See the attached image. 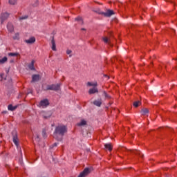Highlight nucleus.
Here are the masks:
<instances>
[{
    "mask_svg": "<svg viewBox=\"0 0 177 177\" xmlns=\"http://www.w3.org/2000/svg\"><path fill=\"white\" fill-rule=\"evenodd\" d=\"M60 84H52L47 86L46 91H59Z\"/></svg>",
    "mask_w": 177,
    "mask_h": 177,
    "instance_id": "nucleus-3",
    "label": "nucleus"
},
{
    "mask_svg": "<svg viewBox=\"0 0 177 177\" xmlns=\"http://www.w3.org/2000/svg\"><path fill=\"white\" fill-rule=\"evenodd\" d=\"M8 62V57H4L3 59H0V64H3V63H6Z\"/></svg>",
    "mask_w": 177,
    "mask_h": 177,
    "instance_id": "nucleus-22",
    "label": "nucleus"
},
{
    "mask_svg": "<svg viewBox=\"0 0 177 177\" xmlns=\"http://www.w3.org/2000/svg\"><path fill=\"white\" fill-rule=\"evenodd\" d=\"M66 53H67V55H71V50H67Z\"/></svg>",
    "mask_w": 177,
    "mask_h": 177,
    "instance_id": "nucleus-31",
    "label": "nucleus"
},
{
    "mask_svg": "<svg viewBox=\"0 0 177 177\" xmlns=\"http://www.w3.org/2000/svg\"><path fill=\"white\" fill-rule=\"evenodd\" d=\"M25 42L26 44H34V42H35V37H32L29 39L25 40Z\"/></svg>",
    "mask_w": 177,
    "mask_h": 177,
    "instance_id": "nucleus-10",
    "label": "nucleus"
},
{
    "mask_svg": "<svg viewBox=\"0 0 177 177\" xmlns=\"http://www.w3.org/2000/svg\"><path fill=\"white\" fill-rule=\"evenodd\" d=\"M114 11L111 10V16H112V21H114L115 22H118V19L115 17H114Z\"/></svg>",
    "mask_w": 177,
    "mask_h": 177,
    "instance_id": "nucleus-21",
    "label": "nucleus"
},
{
    "mask_svg": "<svg viewBox=\"0 0 177 177\" xmlns=\"http://www.w3.org/2000/svg\"><path fill=\"white\" fill-rule=\"evenodd\" d=\"M54 146H57V143H55V144H54Z\"/></svg>",
    "mask_w": 177,
    "mask_h": 177,
    "instance_id": "nucleus-34",
    "label": "nucleus"
},
{
    "mask_svg": "<svg viewBox=\"0 0 177 177\" xmlns=\"http://www.w3.org/2000/svg\"><path fill=\"white\" fill-rule=\"evenodd\" d=\"M104 95L105 97H108L107 93L104 92Z\"/></svg>",
    "mask_w": 177,
    "mask_h": 177,
    "instance_id": "nucleus-33",
    "label": "nucleus"
},
{
    "mask_svg": "<svg viewBox=\"0 0 177 177\" xmlns=\"http://www.w3.org/2000/svg\"><path fill=\"white\" fill-rule=\"evenodd\" d=\"M41 115H42L44 118H48V117H49V115H46V112H44V111L41 113Z\"/></svg>",
    "mask_w": 177,
    "mask_h": 177,
    "instance_id": "nucleus-27",
    "label": "nucleus"
},
{
    "mask_svg": "<svg viewBox=\"0 0 177 177\" xmlns=\"http://www.w3.org/2000/svg\"><path fill=\"white\" fill-rule=\"evenodd\" d=\"M8 3L10 5H16L17 3V0H8Z\"/></svg>",
    "mask_w": 177,
    "mask_h": 177,
    "instance_id": "nucleus-23",
    "label": "nucleus"
},
{
    "mask_svg": "<svg viewBox=\"0 0 177 177\" xmlns=\"http://www.w3.org/2000/svg\"><path fill=\"white\" fill-rule=\"evenodd\" d=\"M10 63H13V61H10Z\"/></svg>",
    "mask_w": 177,
    "mask_h": 177,
    "instance_id": "nucleus-35",
    "label": "nucleus"
},
{
    "mask_svg": "<svg viewBox=\"0 0 177 177\" xmlns=\"http://www.w3.org/2000/svg\"><path fill=\"white\" fill-rule=\"evenodd\" d=\"M16 109H17V106H13L12 104L8 105V109L10 110V111H14Z\"/></svg>",
    "mask_w": 177,
    "mask_h": 177,
    "instance_id": "nucleus-18",
    "label": "nucleus"
},
{
    "mask_svg": "<svg viewBox=\"0 0 177 177\" xmlns=\"http://www.w3.org/2000/svg\"><path fill=\"white\" fill-rule=\"evenodd\" d=\"M93 104H95V106L100 107V106H102V100H95L93 102Z\"/></svg>",
    "mask_w": 177,
    "mask_h": 177,
    "instance_id": "nucleus-17",
    "label": "nucleus"
},
{
    "mask_svg": "<svg viewBox=\"0 0 177 177\" xmlns=\"http://www.w3.org/2000/svg\"><path fill=\"white\" fill-rule=\"evenodd\" d=\"M67 132V127L64 125L57 126L55 129V131L54 133V137L56 138L57 135H61L63 136Z\"/></svg>",
    "mask_w": 177,
    "mask_h": 177,
    "instance_id": "nucleus-1",
    "label": "nucleus"
},
{
    "mask_svg": "<svg viewBox=\"0 0 177 177\" xmlns=\"http://www.w3.org/2000/svg\"><path fill=\"white\" fill-rule=\"evenodd\" d=\"M102 41H104V44H106V45H109V44H110V39H109V38L106 37H102Z\"/></svg>",
    "mask_w": 177,
    "mask_h": 177,
    "instance_id": "nucleus-19",
    "label": "nucleus"
},
{
    "mask_svg": "<svg viewBox=\"0 0 177 177\" xmlns=\"http://www.w3.org/2000/svg\"><path fill=\"white\" fill-rule=\"evenodd\" d=\"M34 63H35V62L32 60L28 65V68H30V70H35V67H34Z\"/></svg>",
    "mask_w": 177,
    "mask_h": 177,
    "instance_id": "nucleus-16",
    "label": "nucleus"
},
{
    "mask_svg": "<svg viewBox=\"0 0 177 177\" xmlns=\"http://www.w3.org/2000/svg\"><path fill=\"white\" fill-rule=\"evenodd\" d=\"M91 172V169L89 168H86L80 174L78 177H85Z\"/></svg>",
    "mask_w": 177,
    "mask_h": 177,
    "instance_id": "nucleus-5",
    "label": "nucleus"
},
{
    "mask_svg": "<svg viewBox=\"0 0 177 177\" xmlns=\"http://www.w3.org/2000/svg\"><path fill=\"white\" fill-rule=\"evenodd\" d=\"M75 20H76V21H80V24H82V17H77V18H75Z\"/></svg>",
    "mask_w": 177,
    "mask_h": 177,
    "instance_id": "nucleus-26",
    "label": "nucleus"
},
{
    "mask_svg": "<svg viewBox=\"0 0 177 177\" xmlns=\"http://www.w3.org/2000/svg\"><path fill=\"white\" fill-rule=\"evenodd\" d=\"M78 127H82V125H86V121L82 120L80 123H77Z\"/></svg>",
    "mask_w": 177,
    "mask_h": 177,
    "instance_id": "nucleus-20",
    "label": "nucleus"
},
{
    "mask_svg": "<svg viewBox=\"0 0 177 177\" xmlns=\"http://www.w3.org/2000/svg\"><path fill=\"white\" fill-rule=\"evenodd\" d=\"M140 103V101H136V102H133L134 107H139Z\"/></svg>",
    "mask_w": 177,
    "mask_h": 177,
    "instance_id": "nucleus-28",
    "label": "nucleus"
},
{
    "mask_svg": "<svg viewBox=\"0 0 177 177\" xmlns=\"http://www.w3.org/2000/svg\"><path fill=\"white\" fill-rule=\"evenodd\" d=\"M48 106H49V101L47 99L40 101L38 104V107H41L42 109H45V107H48Z\"/></svg>",
    "mask_w": 177,
    "mask_h": 177,
    "instance_id": "nucleus-4",
    "label": "nucleus"
},
{
    "mask_svg": "<svg viewBox=\"0 0 177 177\" xmlns=\"http://www.w3.org/2000/svg\"><path fill=\"white\" fill-rule=\"evenodd\" d=\"M42 133H43L44 138H45V136H46V132L45 131H43Z\"/></svg>",
    "mask_w": 177,
    "mask_h": 177,
    "instance_id": "nucleus-32",
    "label": "nucleus"
},
{
    "mask_svg": "<svg viewBox=\"0 0 177 177\" xmlns=\"http://www.w3.org/2000/svg\"><path fill=\"white\" fill-rule=\"evenodd\" d=\"M51 49L54 51H56V43L55 42V39H53L51 41Z\"/></svg>",
    "mask_w": 177,
    "mask_h": 177,
    "instance_id": "nucleus-13",
    "label": "nucleus"
},
{
    "mask_svg": "<svg viewBox=\"0 0 177 177\" xmlns=\"http://www.w3.org/2000/svg\"><path fill=\"white\" fill-rule=\"evenodd\" d=\"M14 39H19V33H17L15 35V37H14Z\"/></svg>",
    "mask_w": 177,
    "mask_h": 177,
    "instance_id": "nucleus-30",
    "label": "nucleus"
},
{
    "mask_svg": "<svg viewBox=\"0 0 177 177\" xmlns=\"http://www.w3.org/2000/svg\"><path fill=\"white\" fill-rule=\"evenodd\" d=\"M118 151L120 152L130 151L137 156H139L140 158L143 157L142 153L138 149L131 150L125 148L124 147H119Z\"/></svg>",
    "mask_w": 177,
    "mask_h": 177,
    "instance_id": "nucleus-2",
    "label": "nucleus"
},
{
    "mask_svg": "<svg viewBox=\"0 0 177 177\" xmlns=\"http://www.w3.org/2000/svg\"><path fill=\"white\" fill-rule=\"evenodd\" d=\"M8 56H20V53H9Z\"/></svg>",
    "mask_w": 177,
    "mask_h": 177,
    "instance_id": "nucleus-25",
    "label": "nucleus"
},
{
    "mask_svg": "<svg viewBox=\"0 0 177 177\" xmlns=\"http://www.w3.org/2000/svg\"><path fill=\"white\" fill-rule=\"evenodd\" d=\"M142 115H147L149 113V110L146 108L142 109L140 111Z\"/></svg>",
    "mask_w": 177,
    "mask_h": 177,
    "instance_id": "nucleus-15",
    "label": "nucleus"
},
{
    "mask_svg": "<svg viewBox=\"0 0 177 177\" xmlns=\"http://www.w3.org/2000/svg\"><path fill=\"white\" fill-rule=\"evenodd\" d=\"M87 85L88 86H97V82H88Z\"/></svg>",
    "mask_w": 177,
    "mask_h": 177,
    "instance_id": "nucleus-24",
    "label": "nucleus"
},
{
    "mask_svg": "<svg viewBox=\"0 0 177 177\" xmlns=\"http://www.w3.org/2000/svg\"><path fill=\"white\" fill-rule=\"evenodd\" d=\"M7 28L10 32H13L14 28L12 24L8 23L7 25Z\"/></svg>",
    "mask_w": 177,
    "mask_h": 177,
    "instance_id": "nucleus-11",
    "label": "nucleus"
},
{
    "mask_svg": "<svg viewBox=\"0 0 177 177\" xmlns=\"http://www.w3.org/2000/svg\"><path fill=\"white\" fill-rule=\"evenodd\" d=\"M13 142L15 143V146H17V147H19V139L17 138V136H15L13 137Z\"/></svg>",
    "mask_w": 177,
    "mask_h": 177,
    "instance_id": "nucleus-12",
    "label": "nucleus"
},
{
    "mask_svg": "<svg viewBox=\"0 0 177 177\" xmlns=\"http://www.w3.org/2000/svg\"><path fill=\"white\" fill-rule=\"evenodd\" d=\"M8 17H9V13L5 12V13L1 14V15L0 17V20L1 21V24H2V23H3V21L5 20H6L8 19Z\"/></svg>",
    "mask_w": 177,
    "mask_h": 177,
    "instance_id": "nucleus-6",
    "label": "nucleus"
},
{
    "mask_svg": "<svg viewBox=\"0 0 177 177\" xmlns=\"http://www.w3.org/2000/svg\"><path fill=\"white\" fill-rule=\"evenodd\" d=\"M37 81H39V75H33L32 76V82H37Z\"/></svg>",
    "mask_w": 177,
    "mask_h": 177,
    "instance_id": "nucleus-9",
    "label": "nucleus"
},
{
    "mask_svg": "<svg viewBox=\"0 0 177 177\" xmlns=\"http://www.w3.org/2000/svg\"><path fill=\"white\" fill-rule=\"evenodd\" d=\"M28 16L25 15L24 17H19V20H25V19H27Z\"/></svg>",
    "mask_w": 177,
    "mask_h": 177,
    "instance_id": "nucleus-29",
    "label": "nucleus"
},
{
    "mask_svg": "<svg viewBox=\"0 0 177 177\" xmlns=\"http://www.w3.org/2000/svg\"><path fill=\"white\" fill-rule=\"evenodd\" d=\"M90 95H92L93 93H97V88L96 87H94L93 88H90L88 91Z\"/></svg>",
    "mask_w": 177,
    "mask_h": 177,
    "instance_id": "nucleus-14",
    "label": "nucleus"
},
{
    "mask_svg": "<svg viewBox=\"0 0 177 177\" xmlns=\"http://www.w3.org/2000/svg\"><path fill=\"white\" fill-rule=\"evenodd\" d=\"M176 131H177V128H176Z\"/></svg>",
    "mask_w": 177,
    "mask_h": 177,
    "instance_id": "nucleus-36",
    "label": "nucleus"
},
{
    "mask_svg": "<svg viewBox=\"0 0 177 177\" xmlns=\"http://www.w3.org/2000/svg\"><path fill=\"white\" fill-rule=\"evenodd\" d=\"M100 15H102V16H104V17H110L111 16V10H108L106 12H98Z\"/></svg>",
    "mask_w": 177,
    "mask_h": 177,
    "instance_id": "nucleus-7",
    "label": "nucleus"
},
{
    "mask_svg": "<svg viewBox=\"0 0 177 177\" xmlns=\"http://www.w3.org/2000/svg\"><path fill=\"white\" fill-rule=\"evenodd\" d=\"M104 150H106V151H109V153H111V144H105Z\"/></svg>",
    "mask_w": 177,
    "mask_h": 177,
    "instance_id": "nucleus-8",
    "label": "nucleus"
}]
</instances>
